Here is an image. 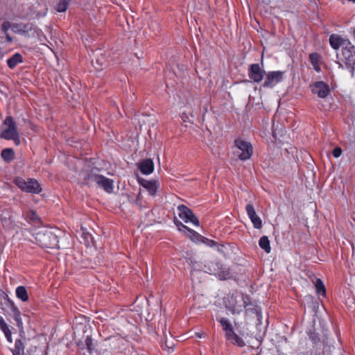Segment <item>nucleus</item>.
Masks as SVG:
<instances>
[{"label": "nucleus", "mask_w": 355, "mask_h": 355, "mask_svg": "<svg viewBox=\"0 0 355 355\" xmlns=\"http://www.w3.org/2000/svg\"><path fill=\"white\" fill-rule=\"evenodd\" d=\"M178 210L179 211V217L182 218L185 223L190 222L196 226H199V220L195 216L191 209L184 205H180L178 207Z\"/></svg>", "instance_id": "obj_13"}, {"label": "nucleus", "mask_w": 355, "mask_h": 355, "mask_svg": "<svg viewBox=\"0 0 355 355\" xmlns=\"http://www.w3.org/2000/svg\"><path fill=\"white\" fill-rule=\"evenodd\" d=\"M89 345H92V340H89Z\"/></svg>", "instance_id": "obj_49"}, {"label": "nucleus", "mask_w": 355, "mask_h": 355, "mask_svg": "<svg viewBox=\"0 0 355 355\" xmlns=\"http://www.w3.org/2000/svg\"><path fill=\"white\" fill-rule=\"evenodd\" d=\"M309 339L312 342L313 347L316 349H320L321 342L318 334H316L315 331H312L311 330H310L309 332Z\"/></svg>", "instance_id": "obj_28"}, {"label": "nucleus", "mask_w": 355, "mask_h": 355, "mask_svg": "<svg viewBox=\"0 0 355 355\" xmlns=\"http://www.w3.org/2000/svg\"><path fill=\"white\" fill-rule=\"evenodd\" d=\"M354 37L355 38V29L354 30Z\"/></svg>", "instance_id": "obj_47"}, {"label": "nucleus", "mask_w": 355, "mask_h": 355, "mask_svg": "<svg viewBox=\"0 0 355 355\" xmlns=\"http://www.w3.org/2000/svg\"><path fill=\"white\" fill-rule=\"evenodd\" d=\"M348 42L343 40L340 36L332 34L329 37V44L334 49H338L340 46H345Z\"/></svg>", "instance_id": "obj_19"}, {"label": "nucleus", "mask_w": 355, "mask_h": 355, "mask_svg": "<svg viewBox=\"0 0 355 355\" xmlns=\"http://www.w3.org/2000/svg\"><path fill=\"white\" fill-rule=\"evenodd\" d=\"M208 245H210V246H213V245H216V242H215V241H209V243H208Z\"/></svg>", "instance_id": "obj_41"}, {"label": "nucleus", "mask_w": 355, "mask_h": 355, "mask_svg": "<svg viewBox=\"0 0 355 355\" xmlns=\"http://www.w3.org/2000/svg\"><path fill=\"white\" fill-rule=\"evenodd\" d=\"M25 220L33 225H37L40 223V218L35 211L28 210L23 214Z\"/></svg>", "instance_id": "obj_20"}, {"label": "nucleus", "mask_w": 355, "mask_h": 355, "mask_svg": "<svg viewBox=\"0 0 355 355\" xmlns=\"http://www.w3.org/2000/svg\"><path fill=\"white\" fill-rule=\"evenodd\" d=\"M94 31L95 33H96V35H99L102 33V31L101 29H98V30H94Z\"/></svg>", "instance_id": "obj_42"}, {"label": "nucleus", "mask_w": 355, "mask_h": 355, "mask_svg": "<svg viewBox=\"0 0 355 355\" xmlns=\"http://www.w3.org/2000/svg\"><path fill=\"white\" fill-rule=\"evenodd\" d=\"M6 322L4 319L3 318V317L1 315H0V324H3Z\"/></svg>", "instance_id": "obj_43"}, {"label": "nucleus", "mask_w": 355, "mask_h": 355, "mask_svg": "<svg viewBox=\"0 0 355 355\" xmlns=\"http://www.w3.org/2000/svg\"><path fill=\"white\" fill-rule=\"evenodd\" d=\"M284 73L280 71H270L266 75L263 86L264 87H272L283 80Z\"/></svg>", "instance_id": "obj_14"}, {"label": "nucleus", "mask_w": 355, "mask_h": 355, "mask_svg": "<svg viewBox=\"0 0 355 355\" xmlns=\"http://www.w3.org/2000/svg\"><path fill=\"white\" fill-rule=\"evenodd\" d=\"M259 245L266 253H269L271 250L270 241L266 236H263L259 241Z\"/></svg>", "instance_id": "obj_29"}, {"label": "nucleus", "mask_w": 355, "mask_h": 355, "mask_svg": "<svg viewBox=\"0 0 355 355\" xmlns=\"http://www.w3.org/2000/svg\"><path fill=\"white\" fill-rule=\"evenodd\" d=\"M247 300H249L248 297L246 295H234V294L228 295L226 300H225V307L230 310L233 313H239L243 306V304L245 306L248 305Z\"/></svg>", "instance_id": "obj_5"}, {"label": "nucleus", "mask_w": 355, "mask_h": 355, "mask_svg": "<svg viewBox=\"0 0 355 355\" xmlns=\"http://www.w3.org/2000/svg\"><path fill=\"white\" fill-rule=\"evenodd\" d=\"M92 62H94L92 61ZM94 67L97 70H101L102 67L106 65V59L103 55L96 59L95 63H93Z\"/></svg>", "instance_id": "obj_31"}, {"label": "nucleus", "mask_w": 355, "mask_h": 355, "mask_svg": "<svg viewBox=\"0 0 355 355\" xmlns=\"http://www.w3.org/2000/svg\"><path fill=\"white\" fill-rule=\"evenodd\" d=\"M247 214L253 224V226L256 229H261L262 227V221L261 218L257 216L254 206L251 204H248L245 207Z\"/></svg>", "instance_id": "obj_17"}, {"label": "nucleus", "mask_w": 355, "mask_h": 355, "mask_svg": "<svg viewBox=\"0 0 355 355\" xmlns=\"http://www.w3.org/2000/svg\"><path fill=\"white\" fill-rule=\"evenodd\" d=\"M264 74L265 71L260 67L259 64H252L250 65L248 76L254 82H261L263 80Z\"/></svg>", "instance_id": "obj_16"}, {"label": "nucleus", "mask_w": 355, "mask_h": 355, "mask_svg": "<svg viewBox=\"0 0 355 355\" xmlns=\"http://www.w3.org/2000/svg\"><path fill=\"white\" fill-rule=\"evenodd\" d=\"M220 323L223 327V329L225 331L227 338L232 343L239 347H243L245 345L243 340L234 331L232 326L227 319L222 318L220 320Z\"/></svg>", "instance_id": "obj_7"}, {"label": "nucleus", "mask_w": 355, "mask_h": 355, "mask_svg": "<svg viewBox=\"0 0 355 355\" xmlns=\"http://www.w3.org/2000/svg\"><path fill=\"white\" fill-rule=\"evenodd\" d=\"M234 144L236 148L234 150V154L237 155L240 160L245 161L250 159L253 154V147L251 143L237 138L234 140Z\"/></svg>", "instance_id": "obj_4"}, {"label": "nucleus", "mask_w": 355, "mask_h": 355, "mask_svg": "<svg viewBox=\"0 0 355 355\" xmlns=\"http://www.w3.org/2000/svg\"><path fill=\"white\" fill-rule=\"evenodd\" d=\"M342 153L343 150L341 148L336 147L332 151V155L334 157L338 158L342 155Z\"/></svg>", "instance_id": "obj_34"}, {"label": "nucleus", "mask_w": 355, "mask_h": 355, "mask_svg": "<svg viewBox=\"0 0 355 355\" xmlns=\"http://www.w3.org/2000/svg\"><path fill=\"white\" fill-rule=\"evenodd\" d=\"M341 60L345 62V66L349 69L351 76L354 75V66H355V46L350 42H347L345 46L342 48Z\"/></svg>", "instance_id": "obj_6"}, {"label": "nucleus", "mask_w": 355, "mask_h": 355, "mask_svg": "<svg viewBox=\"0 0 355 355\" xmlns=\"http://www.w3.org/2000/svg\"><path fill=\"white\" fill-rule=\"evenodd\" d=\"M311 92L320 98H326L329 94V87L323 81L315 82L311 86Z\"/></svg>", "instance_id": "obj_15"}, {"label": "nucleus", "mask_w": 355, "mask_h": 355, "mask_svg": "<svg viewBox=\"0 0 355 355\" xmlns=\"http://www.w3.org/2000/svg\"><path fill=\"white\" fill-rule=\"evenodd\" d=\"M87 233H85L84 231H83V233L81 234V237L83 238V241L85 243V245L86 247H87L89 245V241L87 240Z\"/></svg>", "instance_id": "obj_37"}, {"label": "nucleus", "mask_w": 355, "mask_h": 355, "mask_svg": "<svg viewBox=\"0 0 355 355\" xmlns=\"http://www.w3.org/2000/svg\"><path fill=\"white\" fill-rule=\"evenodd\" d=\"M3 298L5 302V304L10 309L13 313V318L16 322L17 327L19 328L21 332H24V324L20 311L16 306L14 302L5 293H3Z\"/></svg>", "instance_id": "obj_10"}, {"label": "nucleus", "mask_w": 355, "mask_h": 355, "mask_svg": "<svg viewBox=\"0 0 355 355\" xmlns=\"http://www.w3.org/2000/svg\"><path fill=\"white\" fill-rule=\"evenodd\" d=\"M13 182L24 192L38 194L42 191L40 184L35 178L25 180L21 177H16Z\"/></svg>", "instance_id": "obj_2"}, {"label": "nucleus", "mask_w": 355, "mask_h": 355, "mask_svg": "<svg viewBox=\"0 0 355 355\" xmlns=\"http://www.w3.org/2000/svg\"><path fill=\"white\" fill-rule=\"evenodd\" d=\"M1 157L6 162H10L15 157V152L12 148H5L1 153Z\"/></svg>", "instance_id": "obj_26"}, {"label": "nucleus", "mask_w": 355, "mask_h": 355, "mask_svg": "<svg viewBox=\"0 0 355 355\" xmlns=\"http://www.w3.org/2000/svg\"><path fill=\"white\" fill-rule=\"evenodd\" d=\"M23 62L22 55L19 53H15L12 57L7 60V64L10 69H14L18 64Z\"/></svg>", "instance_id": "obj_23"}, {"label": "nucleus", "mask_w": 355, "mask_h": 355, "mask_svg": "<svg viewBox=\"0 0 355 355\" xmlns=\"http://www.w3.org/2000/svg\"><path fill=\"white\" fill-rule=\"evenodd\" d=\"M92 243H93V245L94 246V248H96V245H95L94 241H92Z\"/></svg>", "instance_id": "obj_45"}, {"label": "nucleus", "mask_w": 355, "mask_h": 355, "mask_svg": "<svg viewBox=\"0 0 355 355\" xmlns=\"http://www.w3.org/2000/svg\"><path fill=\"white\" fill-rule=\"evenodd\" d=\"M15 294L17 298L22 302H27L28 300V294L26 287L19 286L17 287Z\"/></svg>", "instance_id": "obj_25"}, {"label": "nucleus", "mask_w": 355, "mask_h": 355, "mask_svg": "<svg viewBox=\"0 0 355 355\" xmlns=\"http://www.w3.org/2000/svg\"><path fill=\"white\" fill-rule=\"evenodd\" d=\"M139 168L141 173L148 175L154 170V164L152 159H146L140 162Z\"/></svg>", "instance_id": "obj_18"}, {"label": "nucleus", "mask_w": 355, "mask_h": 355, "mask_svg": "<svg viewBox=\"0 0 355 355\" xmlns=\"http://www.w3.org/2000/svg\"><path fill=\"white\" fill-rule=\"evenodd\" d=\"M71 0H59L55 9L58 12H65L69 6Z\"/></svg>", "instance_id": "obj_30"}, {"label": "nucleus", "mask_w": 355, "mask_h": 355, "mask_svg": "<svg viewBox=\"0 0 355 355\" xmlns=\"http://www.w3.org/2000/svg\"><path fill=\"white\" fill-rule=\"evenodd\" d=\"M92 243H93V245L94 246V248H96V245H95L94 241H92Z\"/></svg>", "instance_id": "obj_44"}, {"label": "nucleus", "mask_w": 355, "mask_h": 355, "mask_svg": "<svg viewBox=\"0 0 355 355\" xmlns=\"http://www.w3.org/2000/svg\"><path fill=\"white\" fill-rule=\"evenodd\" d=\"M315 288L318 294L325 295L326 290L322 281L320 279H318L315 283Z\"/></svg>", "instance_id": "obj_32"}, {"label": "nucleus", "mask_w": 355, "mask_h": 355, "mask_svg": "<svg viewBox=\"0 0 355 355\" xmlns=\"http://www.w3.org/2000/svg\"><path fill=\"white\" fill-rule=\"evenodd\" d=\"M18 130L17 123L11 116H7L3 123L2 131L1 132V138L6 140L17 134Z\"/></svg>", "instance_id": "obj_9"}, {"label": "nucleus", "mask_w": 355, "mask_h": 355, "mask_svg": "<svg viewBox=\"0 0 355 355\" xmlns=\"http://www.w3.org/2000/svg\"><path fill=\"white\" fill-rule=\"evenodd\" d=\"M11 28L12 29V25L9 21H4L1 25V30L6 33Z\"/></svg>", "instance_id": "obj_33"}, {"label": "nucleus", "mask_w": 355, "mask_h": 355, "mask_svg": "<svg viewBox=\"0 0 355 355\" xmlns=\"http://www.w3.org/2000/svg\"><path fill=\"white\" fill-rule=\"evenodd\" d=\"M92 170L90 171V180L96 183L98 187L102 188L107 193H111L114 189V182L112 180L105 178L103 175H93Z\"/></svg>", "instance_id": "obj_12"}, {"label": "nucleus", "mask_w": 355, "mask_h": 355, "mask_svg": "<svg viewBox=\"0 0 355 355\" xmlns=\"http://www.w3.org/2000/svg\"><path fill=\"white\" fill-rule=\"evenodd\" d=\"M7 341L10 343H12V332L10 331L9 332H7L6 334H4Z\"/></svg>", "instance_id": "obj_38"}, {"label": "nucleus", "mask_w": 355, "mask_h": 355, "mask_svg": "<svg viewBox=\"0 0 355 355\" xmlns=\"http://www.w3.org/2000/svg\"><path fill=\"white\" fill-rule=\"evenodd\" d=\"M89 345H92V340H89Z\"/></svg>", "instance_id": "obj_48"}, {"label": "nucleus", "mask_w": 355, "mask_h": 355, "mask_svg": "<svg viewBox=\"0 0 355 355\" xmlns=\"http://www.w3.org/2000/svg\"><path fill=\"white\" fill-rule=\"evenodd\" d=\"M6 40L8 42H12V37L8 33H6Z\"/></svg>", "instance_id": "obj_40"}, {"label": "nucleus", "mask_w": 355, "mask_h": 355, "mask_svg": "<svg viewBox=\"0 0 355 355\" xmlns=\"http://www.w3.org/2000/svg\"><path fill=\"white\" fill-rule=\"evenodd\" d=\"M320 56L317 53H313L309 55V60L311 63V64L313 67V69L316 71H320V67L319 65V61H320Z\"/></svg>", "instance_id": "obj_27"}, {"label": "nucleus", "mask_w": 355, "mask_h": 355, "mask_svg": "<svg viewBox=\"0 0 355 355\" xmlns=\"http://www.w3.org/2000/svg\"><path fill=\"white\" fill-rule=\"evenodd\" d=\"M208 269L210 272L218 276L220 279L225 280L232 277L231 270L218 261L211 262Z\"/></svg>", "instance_id": "obj_8"}, {"label": "nucleus", "mask_w": 355, "mask_h": 355, "mask_svg": "<svg viewBox=\"0 0 355 355\" xmlns=\"http://www.w3.org/2000/svg\"><path fill=\"white\" fill-rule=\"evenodd\" d=\"M338 64H339L340 67L343 68L342 64H340V63H338Z\"/></svg>", "instance_id": "obj_46"}, {"label": "nucleus", "mask_w": 355, "mask_h": 355, "mask_svg": "<svg viewBox=\"0 0 355 355\" xmlns=\"http://www.w3.org/2000/svg\"><path fill=\"white\" fill-rule=\"evenodd\" d=\"M89 345H92V340H89Z\"/></svg>", "instance_id": "obj_50"}, {"label": "nucleus", "mask_w": 355, "mask_h": 355, "mask_svg": "<svg viewBox=\"0 0 355 355\" xmlns=\"http://www.w3.org/2000/svg\"><path fill=\"white\" fill-rule=\"evenodd\" d=\"M0 329L3 332L4 334L10 331V327L6 322L0 324Z\"/></svg>", "instance_id": "obj_36"}, {"label": "nucleus", "mask_w": 355, "mask_h": 355, "mask_svg": "<svg viewBox=\"0 0 355 355\" xmlns=\"http://www.w3.org/2000/svg\"><path fill=\"white\" fill-rule=\"evenodd\" d=\"M141 184L145 189L148 190L150 195H155L158 188L156 181H148L146 180H142L141 181Z\"/></svg>", "instance_id": "obj_22"}, {"label": "nucleus", "mask_w": 355, "mask_h": 355, "mask_svg": "<svg viewBox=\"0 0 355 355\" xmlns=\"http://www.w3.org/2000/svg\"><path fill=\"white\" fill-rule=\"evenodd\" d=\"M34 242L42 248H59L58 236L50 230H40L34 235Z\"/></svg>", "instance_id": "obj_1"}, {"label": "nucleus", "mask_w": 355, "mask_h": 355, "mask_svg": "<svg viewBox=\"0 0 355 355\" xmlns=\"http://www.w3.org/2000/svg\"><path fill=\"white\" fill-rule=\"evenodd\" d=\"M85 345L86 346V349L89 351V336H86L85 337Z\"/></svg>", "instance_id": "obj_39"}, {"label": "nucleus", "mask_w": 355, "mask_h": 355, "mask_svg": "<svg viewBox=\"0 0 355 355\" xmlns=\"http://www.w3.org/2000/svg\"><path fill=\"white\" fill-rule=\"evenodd\" d=\"M25 345L21 339H17L15 343V347L11 349L12 355H25Z\"/></svg>", "instance_id": "obj_24"}, {"label": "nucleus", "mask_w": 355, "mask_h": 355, "mask_svg": "<svg viewBox=\"0 0 355 355\" xmlns=\"http://www.w3.org/2000/svg\"><path fill=\"white\" fill-rule=\"evenodd\" d=\"M0 221L4 229L7 230H16L22 228V223L15 221L14 211L11 208H6L1 211Z\"/></svg>", "instance_id": "obj_3"}, {"label": "nucleus", "mask_w": 355, "mask_h": 355, "mask_svg": "<svg viewBox=\"0 0 355 355\" xmlns=\"http://www.w3.org/2000/svg\"><path fill=\"white\" fill-rule=\"evenodd\" d=\"M12 31L17 34L25 37L34 36L36 28L33 24L15 23L12 24Z\"/></svg>", "instance_id": "obj_11"}, {"label": "nucleus", "mask_w": 355, "mask_h": 355, "mask_svg": "<svg viewBox=\"0 0 355 355\" xmlns=\"http://www.w3.org/2000/svg\"><path fill=\"white\" fill-rule=\"evenodd\" d=\"M175 225H177V227H178V230H180V231H182V230H186L187 232V234L188 236L192 239V240H195V239H198V238L200 236V235L196 232L195 231H193V230L189 228L187 226H186L185 225H184L182 222L178 220L177 222H175Z\"/></svg>", "instance_id": "obj_21"}, {"label": "nucleus", "mask_w": 355, "mask_h": 355, "mask_svg": "<svg viewBox=\"0 0 355 355\" xmlns=\"http://www.w3.org/2000/svg\"><path fill=\"white\" fill-rule=\"evenodd\" d=\"M12 138H9L8 140H12L14 143L17 146L20 144V137L19 132L12 136Z\"/></svg>", "instance_id": "obj_35"}]
</instances>
